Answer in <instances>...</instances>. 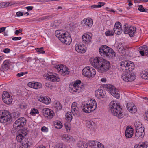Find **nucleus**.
<instances>
[{"instance_id":"obj_1","label":"nucleus","mask_w":148,"mask_h":148,"mask_svg":"<svg viewBox=\"0 0 148 148\" xmlns=\"http://www.w3.org/2000/svg\"><path fill=\"white\" fill-rule=\"evenodd\" d=\"M55 34L62 42L66 45H69L71 43V38L68 32L62 30H56L55 31Z\"/></svg>"},{"instance_id":"obj_2","label":"nucleus","mask_w":148,"mask_h":148,"mask_svg":"<svg viewBox=\"0 0 148 148\" xmlns=\"http://www.w3.org/2000/svg\"><path fill=\"white\" fill-rule=\"evenodd\" d=\"M109 106V111H110L114 116H117L119 118H121L124 116L122 109L116 102L111 101Z\"/></svg>"},{"instance_id":"obj_3","label":"nucleus","mask_w":148,"mask_h":148,"mask_svg":"<svg viewBox=\"0 0 148 148\" xmlns=\"http://www.w3.org/2000/svg\"><path fill=\"white\" fill-rule=\"evenodd\" d=\"M134 64L132 62L128 66H127L126 70H128L130 72H125L122 74L121 78L124 81L126 82H132L135 79L136 77L135 74L130 72L134 69Z\"/></svg>"},{"instance_id":"obj_4","label":"nucleus","mask_w":148,"mask_h":148,"mask_svg":"<svg viewBox=\"0 0 148 148\" xmlns=\"http://www.w3.org/2000/svg\"><path fill=\"white\" fill-rule=\"evenodd\" d=\"M100 55L104 57H112L115 56L116 53L111 48L106 45L101 46L99 49Z\"/></svg>"},{"instance_id":"obj_5","label":"nucleus","mask_w":148,"mask_h":148,"mask_svg":"<svg viewBox=\"0 0 148 148\" xmlns=\"http://www.w3.org/2000/svg\"><path fill=\"white\" fill-rule=\"evenodd\" d=\"M72 84L69 85V88L73 92L79 93L84 89V85L79 80L75 81Z\"/></svg>"},{"instance_id":"obj_6","label":"nucleus","mask_w":148,"mask_h":148,"mask_svg":"<svg viewBox=\"0 0 148 148\" xmlns=\"http://www.w3.org/2000/svg\"><path fill=\"white\" fill-rule=\"evenodd\" d=\"M82 74L85 76L89 78H92L95 75V69L93 67L87 66L84 68L82 71Z\"/></svg>"},{"instance_id":"obj_7","label":"nucleus","mask_w":148,"mask_h":148,"mask_svg":"<svg viewBox=\"0 0 148 148\" xmlns=\"http://www.w3.org/2000/svg\"><path fill=\"white\" fill-rule=\"evenodd\" d=\"M103 87L114 97L116 98L119 97L120 94L118 93V90L114 86L110 84H106L104 85Z\"/></svg>"},{"instance_id":"obj_8","label":"nucleus","mask_w":148,"mask_h":148,"mask_svg":"<svg viewBox=\"0 0 148 148\" xmlns=\"http://www.w3.org/2000/svg\"><path fill=\"white\" fill-rule=\"evenodd\" d=\"M11 119V116L8 111L4 110H0V122L5 123Z\"/></svg>"},{"instance_id":"obj_9","label":"nucleus","mask_w":148,"mask_h":148,"mask_svg":"<svg viewBox=\"0 0 148 148\" xmlns=\"http://www.w3.org/2000/svg\"><path fill=\"white\" fill-rule=\"evenodd\" d=\"M110 67V63L109 62L105 59H102L98 71L101 73L106 72Z\"/></svg>"},{"instance_id":"obj_10","label":"nucleus","mask_w":148,"mask_h":148,"mask_svg":"<svg viewBox=\"0 0 148 148\" xmlns=\"http://www.w3.org/2000/svg\"><path fill=\"white\" fill-rule=\"evenodd\" d=\"M26 119L24 117H20L13 124L14 128L19 129L23 127L26 123Z\"/></svg>"},{"instance_id":"obj_11","label":"nucleus","mask_w":148,"mask_h":148,"mask_svg":"<svg viewBox=\"0 0 148 148\" xmlns=\"http://www.w3.org/2000/svg\"><path fill=\"white\" fill-rule=\"evenodd\" d=\"M124 29L123 30L125 34H128L129 36L131 37H133L136 30V28L134 26H131L129 27L127 24L125 23L124 25Z\"/></svg>"},{"instance_id":"obj_12","label":"nucleus","mask_w":148,"mask_h":148,"mask_svg":"<svg viewBox=\"0 0 148 148\" xmlns=\"http://www.w3.org/2000/svg\"><path fill=\"white\" fill-rule=\"evenodd\" d=\"M44 76L53 82H59L60 81V78L57 77V74L54 73H49L47 74L44 75Z\"/></svg>"},{"instance_id":"obj_13","label":"nucleus","mask_w":148,"mask_h":148,"mask_svg":"<svg viewBox=\"0 0 148 148\" xmlns=\"http://www.w3.org/2000/svg\"><path fill=\"white\" fill-rule=\"evenodd\" d=\"M93 21L90 18H84L82 22V25L85 28H89L91 27L92 25Z\"/></svg>"},{"instance_id":"obj_14","label":"nucleus","mask_w":148,"mask_h":148,"mask_svg":"<svg viewBox=\"0 0 148 148\" xmlns=\"http://www.w3.org/2000/svg\"><path fill=\"white\" fill-rule=\"evenodd\" d=\"M79 108L77 106V104L76 102H73L71 106V111L73 115L76 117L80 116V112Z\"/></svg>"},{"instance_id":"obj_15","label":"nucleus","mask_w":148,"mask_h":148,"mask_svg":"<svg viewBox=\"0 0 148 148\" xmlns=\"http://www.w3.org/2000/svg\"><path fill=\"white\" fill-rule=\"evenodd\" d=\"M102 60V59L100 58L96 57L93 59H90V61L92 65L95 68H96L98 71V69H99L100 64H101Z\"/></svg>"},{"instance_id":"obj_16","label":"nucleus","mask_w":148,"mask_h":148,"mask_svg":"<svg viewBox=\"0 0 148 148\" xmlns=\"http://www.w3.org/2000/svg\"><path fill=\"white\" fill-rule=\"evenodd\" d=\"M113 29L114 33H115L118 35H120L122 32L121 23L119 22H116Z\"/></svg>"},{"instance_id":"obj_17","label":"nucleus","mask_w":148,"mask_h":148,"mask_svg":"<svg viewBox=\"0 0 148 148\" xmlns=\"http://www.w3.org/2000/svg\"><path fill=\"white\" fill-rule=\"evenodd\" d=\"M43 114L46 117L49 118H52L54 116V113L53 110L48 108L43 109Z\"/></svg>"},{"instance_id":"obj_18","label":"nucleus","mask_w":148,"mask_h":148,"mask_svg":"<svg viewBox=\"0 0 148 148\" xmlns=\"http://www.w3.org/2000/svg\"><path fill=\"white\" fill-rule=\"evenodd\" d=\"M11 64V62L9 60H5L2 64L1 70L4 72L8 70L10 68V66Z\"/></svg>"},{"instance_id":"obj_19","label":"nucleus","mask_w":148,"mask_h":148,"mask_svg":"<svg viewBox=\"0 0 148 148\" xmlns=\"http://www.w3.org/2000/svg\"><path fill=\"white\" fill-rule=\"evenodd\" d=\"M28 86L35 89L40 88L42 87V84L39 82H29L28 84Z\"/></svg>"},{"instance_id":"obj_20","label":"nucleus","mask_w":148,"mask_h":148,"mask_svg":"<svg viewBox=\"0 0 148 148\" xmlns=\"http://www.w3.org/2000/svg\"><path fill=\"white\" fill-rule=\"evenodd\" d=\"M75 49L76 51L79 53H84L86 51L85 47L84 45L79 44L76 45Z\"/></svg>"},{"instance_id":"obj_21","label":"nucleus","mask_w":148,"mask_h":148,"mask_svg":"<svg viewBox=\"0 0 148 148\" xmlns=\"http://www.w3.org/2000/svg\"><path fill=\"white\" fill-rule=\"evenodd\" d=\"M133 134V129L132 127H127L125 132V136L127 138H130L132 137Z\"/></svg>"},{"instance_id":"obj_22","label":"nucleus","mask_w":148,"mask_h":148,"mask_svg":"<svg viewBox=\"0 0 148 148\" xmlns=\"http://www.w3.org/2000/svg\"><path fill=\"white\" fill-rule=\"evenodd\" d=\"M92 37L91 34V36L87 34H84L82 37L83 42L85 43L90 42L91 40Z\"/></svg>"},{"instance_id":"obj_23","label":"nucleus","mask_w":148,"mask_h":148,"mask_svg":"<svg viewBox=\"0 0 148 148\" xmlns=\"http://www.w3.org/2000/svg\"><path fill=\"white\" fill-rule=\"evenodd\" d=\"M90 106L89 105V104L87 103L84 104L82 108V110L83 112L86 113H90L93 111L92 110Z\"/></svg>"},{"instance_id":"obj_24","label":"nucleus","mask_w":148,"mask_h":148,"mask_svg":"<svg viewBox=\"0 0 148 148\" xmlns=\"http://www.w3.org/2000/svg\"><path fill=\"white\" fill-rule=\"evenodd\" d=\"M27 134V133L25 132V133H22V134H19L17 135L16 139L17 141L20 143L22 142L25 138V137Z\"/></svg>"},{"instance_id":"obj_25","label":"nucleus","mask_w":148,"mask_h":148,"mask_svg":"<svg viewBox=\"0 0 148 148\" xmlns=\"http://www.w3.org/2000/svg\"><path fill=\"white\" fill-rule=\"evenodd\" d=\"M39 100L42 102L44 103L48 104L51 103V100L50 98L49 97L47 98V97H40L39 99Z\"/></svg>"},{"instance_id":"obj_26","label":"nucleus","mask_w":148,"mask_h":148,"mask_svg":"<svg viewBox=\"0 0 148 148\" xmlns=\"http://www.w3.org/2000/svg\"><path fill=\"white\" fill-rule=\"evenodd\" d=\"M61 137L63 140L73 141L72 137L67 134H64L61 136Z\"/></svg>"},{"instance_id":"obj_27","label":"nucleus","mask_w":148,"mask_h":148,"mask_svg":"<svg viewBox=\"0 0 148 148\" xmlns=\"http://www.w3.org/2000/svg\"><path fill=\"white\" fill-rule=\"evenodd\" d=\"M95 95L96 96L98 97L103 98V96L104 95L103 91L101 89H98L95 91Z\"/></svg>"},{"instance_id":"obj_28","label":"nucleus","mask_w":148,"mask_h":148,"mask_svg":"<svg viewBox=\"0 0 148 148\" xmlns=\"http://www.w3.org/2000/svg\"><path fill=\"white\" fill-rule=\"evenodd\" d=\"M90 103L89 104L90 106V108L93 111L97 108V103L95 101V100H90Z\"/></svg>"},{"instance_id":"obj_29","label":"nucleus","mask_w":148,"mask_h":148,"mask_svg":"<svg viewBox=\"0 0 148 148\" xmlns=\"http://www.w3.org/2000/svg\"><path fill=\"white\" fill-rule=\"evenodd\" d=\"M32 140L30 138H25V140H23L22 141V144L24 145H26L28 147L32 145Z\"/></svg>"},{"instance_id":"obj_30","label":"nucleus","mask_w":148,"mask_h":148,"mask_svg":"<svg viewBox=\"0 0 148 148\" xmlns=\"http://www.w3.org/2000/svg\"><path fill=\"white\" fill-rule=\"evenodd\" d=\"M59 72L60 73H61L62 74H64V75H65L68 74L69 73V70L66 67V66H65L64 67H63L62 69H60L59 70Z\"/></svg>"},{"instance_id":"obj_31","label":"nucleus","mask_w":148,"mask_h":148,"mask_svg":"<svg viewBox=\"0 0 148 148\" xmlns=\"http://www.w3.org/2000/svg\"><path fill=\"white\" fill-rule=\"evenodd\" d=\"M148 147L147 145L144 143H142L136 144L135 145L134 148H147Z\"/></svg>"},{"instance_id":"obj_32","label":"nucleus","mask_w":148,"mask_h":148,"mask_svg":"<svg viewBox=\"0 0 148 148\" xmlns=\"http://www.w3.org/2000/svg\"><path fill=\"white\" fill-rule=\"evenodd\" d=\"M117 48L118 49L119 52L122 54L124 53L125 52V51L126 49L125 47H124L122 46V44H119Z\"/></svg>"},{"instance_id":"obj_33","label":"nucleus","mask_w":148,"mask_h":148,"mask_svg":"<svg viewBox=\"0 0 148 148\" xmlns=\"http://www.w3.org/2000/svg\"><path fill=\"white\" fill-rule=\"evenodd\" d=\"M86 127L90 129H91L94 127L95 126V124L94 122L92 121H87L86 123Z\"/></svg>"},{"instance_id":"obj_34","label":"nucleus","mask_w":148,"mask_h":148,"mask_svg":"<svg viewBox=\"0 0 148 148\" xmlns=\"http://www.w3.org/2000/svg\"><path fill=\"white\" fill-rule=\"evenodd\" d=\"M127 61H123L120 62V68L122 70H126V64H127Z\"/></svg>"},{"instance_id":"obj_35","label":"nucleus","mask_w":148,"mask_h":148,"mask_svg":"<svg viewBox=\"0 0 148 148\" xmlns=\"http://www.w3.org/2000/svg\"><path fill=\"white\" fill-rule=\"evenodd\" d=\"M3 102L7 104H10L12 103V97L11 96L10 97L8 98H5L2 99Z\"/></svg>"},{"instance_id":"obj_36","label":"nucleus","mask_w":148,"mask_h":148,"mask_svg":"<svg viewBox=\"0 0 148 148\" xmlns=\"http://www.w3.org/2000/svg\"><path fill=\"white\" fill-rule=\"evenodd\" d=\"M51 15H50L47 16H44L36 20V21L40 22L43 21L47 19L50 18L52 17Z\"/></svg>"},{"instance_id":"obj_37","label":"nucleus","mask_w":148,"mask_h":148,"mask_svg":"<svg viewBox=\"0 0 148 148\" xmlns=\"http://www.w3.org/2000/svg\"><path fill=\"white\" fill-rule=\"evenodd\" d=\"M145 134V132L142 133L139 132L138 131H136L135 136L137 138H142L144 137Z\"/></svg>"},{"instance_id":"obj_38","label":"nucleus","mask_w":148,"mask_h":148,"mask_svg":"<svg viewBox=\"0 0 148 148\" xmlns=\"http://www.w3.org/2000/svg\"><path fill=\"white\" fill-rule=\"evenodd\" d=\"M65 116L66 120H67L69 122H71L72 119V116L71 112H67Z\"/></svg>"},{"instance_id":"obj_39","label":"nucleus","mask_w":148,"mask_h":148,"mask_svg":"<svg viewBox=\"0 0 148 148\" xmlns=\"http://www.w3.org/2000/svg\"><path fill=\"white\" fill-rule=\"evenodd\" d=\"M54 125L55 128L58 129H61L62 126V123L60 121H56Z\"/></svg>"},{"instance_id":"obj_40","label":"nucleus","mask_w":148,"mask_h":148,"mask_svg":"<svg viewBox=\"0 0 148 148\" xmlns=\"http://www.w3.org/2000/svg\"><path fill=\"white\" fill-rule=\"evenodd\" d=\"M9 2H3L0 3L1 8L7 7L12 5Z\"/></svg>"},{"instance_id":"obj_41","label":"nucleus","mask_w":148,"mask_h":148,"mask_svg":"<svg viewBox=\"0 0 148 148\" xmlns=\"http://www.w3.org/2000/svg\"><path fill=\"white\" fill-rule=\"evenodd\" d=\"M141 75L142 78L148 80V72L143 71Z\"/></svg>"},{"instance_id":"obj_42","label":"nucleus","mask_w":148,"mask_h":148,"mask_svg":"<svg viewBox=\"0 0 148 148\" xmlns=\"http://www.w3.org/2000/svg\"><path fill=\"white\" fill-rule=\"evenodd\" d=\"M55 148H66V146L63 143H57Z\"/></svg>"},{"instance_id":"obj_43","label":"nucleus","mask_w":148,"mask_h":148,"mask_svg":"<svg viewBox=\"0 0 148 148\" xmlns=\"http://www.w3.org/2000/svg\"><path fill=\"white\" fill-rule=\"evenodd\" d=\"M134 125L136 128V130L143 127V126H142L141 123L139 121L136 122L134 123Z\"/></svg>"},{"instance_id":"obj_44","label":"nucleus","mask_w":148,"mask_h":148,"mask_svg":"<svg viewBox=\"0 0 148 148\" xmlns=\"http://www.w3.org/2000/svg\"><path fill=\"white\" fill-rule=\"evenodd\" d=\"M55 107L57 110H60L62 109V105L59 102H56L55 105Z\"/></svg>"},{"instance_id":"obj_45","label":"nucleus","mask_w":148,"mask_h":148,"mask_svg":"<svg viewBox=\"0 0 148 148\" xmlns=\"http://www.w3.org/2000/svg\"><path fill=\"white\" fill-rule=\"evenodd\" d=\"M30 114L31 115L33 116H35L36 114H39V112L38 109H37L33 108L32 109Z\"/></svg>"},{"instance_id":"obj_46","label":"nucleus","mask_w":148,"mask_h":148,"mask_svg":"<svg viewBox=\"0 0 148 148\" xmlns=\"http://www.w3.org/2000/svg\"><path fill=\"white\" fill-rule=\"evenodd\" d=\"M8 97H10V94L7 91H4L2 95V99Z\"/></svg>"},{"instance_id":"obj_47","label":"nucleus","mask_w":148,"mask_h":148,"mask_svg":"<svg viewBox=\"0 0 148 148\" xmlns=\"http://www.w3.org/2000/svg\"><path fill=\"white\" fill-rule=\"evenodd\" d=\"M106 36H111L114 34V32L112 30H108L106 31L105 33Z\"/></svg>"},{"instance_id":"obj_48","label":"nucleus","mask_w":148,"mask_h":148,"mask_svg":"<svg viewBox=\"0 0 148 148\" xmlns=\"http://www.w3.org/2000/svg\"><path fill=\"white\" fill-rule=\"evenodd\" d=\"M137 111V108L136 106L134 104L132 107V108L130 111V112L132 113H136Z\"/></svg>"},{"instance_id":"obj_49","label":"nucleus","mask_w":148,"mask_h":148,"mask_svg":"<svg viewBox=\"0 0 148 148\" xmlns=\"http://www.w3.org/2000/svg\"><path fill=\"white\" fill-rule=\"evenodd\" d=\"M35 50L37 52H39L40 53L44 54L45 52L43 51V48L42 47L40 48H36Z\"/></svg>"},{"instance_id":"obj_50","label":"nucleus","mask_w":148,"mask_h":148,"mask_svg":"<svg viewBox=\"0 0 148 148\" xmlns=\"http://www.w3.org/2000/svg\"><path fill=\"white\" fill-rule=\"evenodd\" d=\"M134 104L133 103H127L126 105V107L128 110L130 111L131 109L132 108V107Z\"/></svg>"},{"instance_id":"obj_51","label":"nucleus","mask_w":148,"mask_h":148,"mask_svg":"<svg viewBox=\"0 0 148 148\" xmlns=\"http://www.w3.org/2000/svg\"><path fill=\"white\" fill-rule=\"evenodd\" d=\"M139 49L145 52V51H147V49H148V47L146 45H143L140 47Z\"/></svg>"},{"instance_id":"obj_52","label":"nucleus","mask_w":148,"mask_h":148,"mask_svg":"<svg viewBox=\"0 0 148 148\" xmlns=\"http://www.w3.org/2000/svg\"><path fill=\"white\" fill-rule=\"evenodd\" d=\"M138 10L141 12H147L148 10L147 9H145L143 6L142 5H140L138 8Z\"/></svg>"},{"instance_id":"obj_53","label":"nucleus","mask_w":148,"mask_h":148,"mask_svg":"<svg viewBox=\"0 0 148 148\" xmlns=\"http://www.w3.org/2000/svg\"><path fill=\"white\" fill-rule=\"evenodd\" d=\"M60 21L58 20H55L53 23V26L56 27H58L60 23Z\"/></svg>"},{"instance_id":"obj_54","label":"nucleus","mask_w":148,"mask_h":148,"mask_svg":"<svg viewBox=\"0 0 148 148\" xmlns=\"http://www.w3.org/2000/svg\"><path fill=\"white\" fill-rule=\"evenodd\" d=\"M84 142L79 141L77 143L78 147L79 148H84Z\"/></svg>"},{"instance_id":"obj_55","label":"nucleus","mask_w":148,"mask_h":148,"mask_svg":"<svg viewBox=\"0 0 148 148\" xmlns=\"http://www.w3.org/2000/svg\"><path fill=\"white\" fill-rule=\"evenodd\" d=\"M96 147L95 148H104V146L100 142H96Z\"/></svg>"},{"instance_id":"obj_56","label":"nucleus","mask_w":148,"mask_h":148,"mask_svg":"<svg viewBox=\"0 0 148 148\" xmlns=\"http://www.w3.org/2000/svg\"><path fill=\"white\" fill-rule=\"evenodd\" d=\"M89 146L91 147H92L95 146H96V144L95 141H91L89 142Z\"/></svg>"},{"instance_id":"obj_57","label":"nucleus","mask_w":148,"mask_h":148,"mask_svg":"<svg viewBox=\"0 0 148 148\" xmlns=\"http://www.w3.org/2000/svg\"><path fill=\"white\" fill-rule=\"evenodd\" d=\"M45 85L46 87L48 88H51L52 87V85L49 82H46Z\"/></svg>"},{"instance_id":"obj_58","label":"nucleus","mask_w":148,"mask_h":148,"mask_svg":"<svg viewBox=\"0 0 148 148\" xmlns=\"http://www.w3.org/2000/svg\"><path fill=\"white\" fill-rule=\"evenodd\" d=\"M66 129L67 132H69L70 130V124H65Z\"/></svg>"},{"instance_id":"obj_59","label":"nucleus","mask_w":148,"mask_h":148,"mask_svg":"<svg viewBox=\"0 0 148 148\" xmlns=\"http://www.w3.org/2000/svg\"><path fill=\"white\" fill-rule=\"evenodd\" d=\"M27 72H20L17 74L16 75V76L17 77H20L24 75L27 74Z\"/></svg>"},{"instance_id":"obj_60","label":"nucleus","mask_w":148,"mask_h":148,"mask_svg":"<svg viewBox=\"0 0 148 148\" xmlns=\"http://www.w3.org/2000/svg\"><path fill=\"white\" fill-rule=\"evenodd\" d=\"M16 14L17 16L18 17L21 16L23 15V12L19 11L16 13Z\"/></svg>"},{"instance_id":"obj_61","label":"nucleus","mask_w":148,"mask_h":148,"mask_svg":"<svg viewBox=\"0 0 148 148\" xmlns=\"http://www.w3.org/2000/svg\"><path fill=\"white\" fill-rule=\"evenodd\" d=\"M65 66H64L63 65H62L61 64L60 65H58L56 66V69H57L59 71V70L60 69H62L63 67H64Z\"/></svg>"},{"instance_id":"obj_62","label":"nucleus","mask_w":148,"mask_h":148,"mask_svg":"<svg viewBox=\"0 0 148 148\" xmlns=\"http://www.w3.org/2000/svg\"><path fill=\"white\" fill-rule=\"evenodd\" d=\"M144 127H142L140 128H138V129H136V131H138L139 132H144Z\"/></svg>"},{"instance_id":"obj_63","label":"nucleus","mask_w":148,"mask_h":148,"mask_svg":"<svg viewBox=\"0 0 148 148\" xmlns=\"http://www.w3.org/2000/svg\"><path fill=\"white\" fill-rule=\"evenodd\" d=\"M22 38L20 37H14L12 38V39L14 41L18 40H21Z\"/></svg>"},{"instance_id":"obj_64","label":"nucleus","mask_w":148,"mask_h":148,"mask_svg":"<svg viewBox=\"0 0 148 148\" xmlns=\"http://www.w3.org/2000/svg\"><path fill=\"white\" fill-rule=\"evenodd\" d=\"M98 5L99 8L103 6L105 3L103 2H99L98 3Z\"/></svg>"}]
</instances>
